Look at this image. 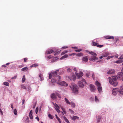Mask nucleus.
Wrapping results in <instances>:
<instances>
[{
	"instance_id": "1",
	"label": "nucleus",
	"mask_w": 123,
	"mask_h": 123,
	"mask_svg": "<svg viewBox=\"0 0 123 123\" xmlns=\"http://www.w3.org/2000/svg\"><path fill=\"white\" fill-rule=\"evenodd\" d=\"M118 77L116 76H112V78L109 77V82L110 84L114 86H116L117 84V80Z\"/></svg>"
},
{
	"instance_id": "2",
	"label": "nucleus",
	"mask_w": 123,
	"mask_h": 123,
	"mask_svg": "<svg viewBox=\"0 0 123 123\" xmlns=\"http://www.w3.org/2000/svg\"><path fill=\"white\" fill-rule=\"evenodd\" d=\"M70 88L72 90L73 92L77 94L78 92V87L74 83H71L70 86Z\"/></svg>"
},
{
	"instance_id": "3",
	"label": "nucleus",
	"mask_w": 123,
	"mask_h": 123,
	"mask_svg": "<svg viewBox=\"0 0 123 123\" xmlns=\"http://www.w3.org/2000/svg\"><path fill=\"white\" fill-rule=\"evenodd\" d=\"M60 79L61 77L60 76H57L55 79L52 78L51 80V85L52 86L54 85V83L55 82H57L58 83V81H60Z\"/></svg>"
},
{
	"instance_id": "4",
	"label": "nucleus",
	"mask_w": 123,
	"mask_h": 123,
	"mask_svg": "<svg viewBox=\"0 0 123 123\" xmlns=\"http://www.w3.org/2000/svg\"><path fill=\"white\" fill-rule=\"evenodd\" d=\"M78 83L80 87H84V85L86 84L85 80L83 79H82L81 81H79Z\"/></svg>"
},
{
	"instance_id": "5",
	"label": "nucleus",
	"mask_w": 123,
	"mask_h": 123,
	"mask_svg": "<svg viewBox=\"0 0 123 123\" xmlns=\"http://www.w3.org/2000/svg\"><path fill=\"white\" fill-rule=\"evenodd\" d=\"M92 55L89 58V60L91 61L94 62L98 60V58L96 56L97 54H92Z\"/></svg>"
},
{
	"instance_id": "6",
	"label": "nucleus",
	"mask_w": 123,
	"mask_h": 123,
	"mask_svg": "<svg viewBox=\"0 0 123 123\" xmlns=\"http://www.w3.org/2000/svg\"><path fill=\"white\" fill-rule=\"evenodd\" d=\"M90 91L92 92H94L96 90L95 86L92 84H90L89 85Z\"/></svg>"
},
{
	"instance_id": "7",
	"label": "nucleus",
	"mask_w": 123,
	"mask_h": 123,
	"mask_svg": "<svg viewBox=\"0 0 123 123\" xmlns=\"http://www.w3.org/2000/svg\"><path fill=\"white\" fill-rule=\"evenodd\" d=\"M55 48H50L48 49L46 51V54H51L54 52V49Z\"/></svg>"
},
{
	"instance_id": "8",
	"label": "nucleus",
	"mask_w": 123,
	"mask_h": 123,
	"mask_svg": "<svg viewBox=\"0 0 123 123\" xmlns=\"http://www.w3.org/2000/svg\"><path fill=\"white\" fill-rule=\"evenodd\" d=\"M92 46H96L97 47L99 48H101L104 46L103 45H99L98 44V43L93 41L92 42Z\"/></svg>"
},
{
	"instance_id": "9",
	"label": "nucleus",
	"mask_w": 123,
	"mask_h": 123,
	"mask_svg": "<svg viewBox=\"0 0 123 123\" xmlns=\"http://www.w3.org/2000/svg\"><path fill=\"white\" fill-rule=\"evenodd\" d=\"M58 84L62 86H68V84L64 81H62L60 82L58 81Z\"/></svg>"
},
{
	"instance_id": "10",
	"label": "nucleus",
	"mask_w": 123,
	"mask_h": 123,
	"mask_svg": "<svg viewBox=\"0 0 123 123\" xmlns=\"http://www.w3.org/2000/svg\"><path fill=\"white\" fill-rule=\"evenodd\" d=\"M59 70L57 69L56 71L52 72V76L53 77H55V78L57 76H59L58 75H57V73L59 72Z\"/></svg>"
},
{
	"instance_id": "11",
	"label": "nucleus",
	"mask_w": 123,
	"mask_h": 123,
	"mask_svg": "<svg viewBox=\"0 0 123 123\" xmlns=\"http://www.w3.org/2000/svg\"><path fill=\"white\" fill-rule=\"evenodd\" d=\"M55 106V110L57 111L58 113L60 112L61 111L59 110V106L56 104H55V105H54ZM62 113L63 114V113L61 111Z\"/></svg>"
},
{
	"instance_id": "12",
	"label": "nucleus",
	"mask_w": 123,
	"mask_h": 123,
	"mask_svg": "<svg viewBox=\"0 0 123 123\" xmlns=\"http://www.w3.org/2000/svg\"><path fill=\"white\" fill-rule=\"evenodd\" d=\"M50 97L53 100H55L57 98L56 96L54 93H52L51 94Z\"/></svg>"
},
{
	"instance_id": "13",
	"label": "nucleus",
	"mask_w": 123,
	"mask_h": 123,
	"mask_svg": "<svg viewBox=\"0 0 123 123\" xmlns=\"http://www.w3.org/2000/svg\"><path fill=\"white\" fill-rule=\"evenodd\" d=\"M118 90L117 88L113 89L112 90V94L114 95H116Z\"/></svg>"
},
{
	"instance_id": "14",
	"label": "nucleus",
	"mask_w": 123,
	"mask_h": 123,
	"mask_svg": "<svg viewBox=\"0 0 123 123\" xmlns=\"http://www.w3.org/2000/svg\"><path fill=\"white\" fill-rule=\"evenodd\" d=\"M115 71L114 69H111L107 72L108 74H114Z\"/></svg>"
},
{
	"instance_id": "15",
	"label": "nucleus",
	"mask_w": 123,
	"mask_h": 123,
	"mask_svg": "<svg viewBox=\"0 0 123 123\" xmlns=\"http://www.w3.org/2000/svg\"><path fill=\"white\" fill-rule=\"evenodd\" d=\"M61 51V50H60L59 49L57 48H55L54 49V53H55V54H59L60 53Z\"/></svg>"
},
{
	"instance_id": "16",
	"label": "nucleus",
	"mask_w": 123,
	"mask_h": 123,
	"mask_svg": "<svg viewBox=\"0 0 123 123\" xmlns=\"http://www.w3.org/2000/svg\"><path fill=\"white\" fill-rule=\"evenodd\" d=\"M118 75L119 78H121L123 75V67L122 68L121 72H119L118 73Z\"/></svg>"
},
{
	"instance_id": "17",
	"label": "nucleus",
	"mask_w": 123,
	"mask_h": 123,
	"mask_svg": "<svg viewBox=\"0 0 123 123\" xmlns=\"http://www.w3.org/2000/svg\"><path fill=\"white\" fill-rule=\"evenodd\" d=\"M70 118L73 121H75L76 119H78L79 118L78 117L75 116H73V117L70 116Z\"/></svg>"
},
{
	"instance_id": "18",
	"label": "nucleus",
	"mask_w": 123,
	"mask_h": 123,
	"mask_svg": "<svg viewBox=\"0 0 123 123\" xmlns=\"http://www.w3.org/2000/svg\"><path fill=\"white\" fill-rule=\"evenodd\" d=\"M104 37L105 38L107 39H114V37L113 36H105Z\"/></svg>"
},
{
	"instance_id": "19",
	"label": "nucleus",
	"mask_w": 123,
	"mask_h": 123,
	"mask_svg": "<svg viewBox=\"0 0 123 123\" xmlns=\"http://www.w3.org/2000/svg\"><path fill=\"white\" fill-rule=\"evenodd\" d=\"M118 90V92L120 94L123 95V88H120L119 89L117 88Z\"/></svg>"
},
{
	"instance_id": "20",
	"label": "nucleus",
	"mask_w": 123,
	"mask_h": 123,
	"mask_svg": "<svg viewBox=\"0 0 123 123\" xmlns=\"http://www.w3.org/2000/svg\"><path fill=\"white\" fill-rule=\"evenodd\" d=\"M68 54H65V55L62 56L60 58L61 60H63L65 59V58L68 57Z\"/></svg>"
},
{
	"instance_id": "21",
	"label": "nucleus",
	"mask_w": 123,
	"mask_h": 123,
	"mask_svg": "<svg viewBox=\"0 0 123 123\" xmlns=\"http://www.w3.org/2000/svg\"><path fill=\"white\" fill-rule=\"evenodd\" d=\"M39 76L41 81L43 80L44 78L43 74L41 73L39 74Z\"/></svg>"
},
{
	"instance_id": "22",
	"label": "nucleus",
	"mask_w": 123,
	"mask_h": 123,
	"mask_svg": "<svg viewBox=\"0 0 123 123\" xmlns=\"http://www.w3.org/2000/svg\"><path fill=\"white\" fill-rule=\"evenodd\" d=\"M82 61H83L86 62L88 61V58L87 57V56H86L83 57L82 59Z\"/></svg>"
},
{
	"instance_id": "23",
	"label": "nucleus",
	"mask_w": 123,
	"mask_h": 123,
	"mask_svg": "<svg viewBox=\"0 0 123 123\" xmlns=\"http://www.w3.org/2000/svg\"><path fill=\"white\" fill-rule=\"evenodd\" d=\"M97 89L99 92H100L102 91V88L100 86H98Z\"/></svg>"
},
{
	"instance_id": "24",
	"label": "nucleus",
	"mask_w": 123,
	"mask_h": 123,
	"mask_svg": "<svg viewBox=\"0 0 123 123\" xmlns=\"http://www.w3.org/2000/svg\"><path fill=\"white\" fill-rule=\"evenodd\" d=\"M63 118L64 120L66 122H67V123H70L69 121L67 119V118H66V117L64 116L63 117Z\"/></svg>"
},
{
	"instance_id": "25",
	"label": "nucleus",
	"mask_w": 123,
	"mask_h": 123,
	"mask_svg": "<svg viewBox=\"0 0 123 123\" xmlns=\"http://www.w3.org/2000/svg\"><path fill=\"white\" fill-rule=\"evenodd\" d=\"M98 118L97 119V123H98L100 121V120L101 118V117L100 116H98Z\"/></svg>"
},
{
	"instance_id": "26",
	"label": "nucleus",
	"mask_w": 123,
	"mask_h": 123,
	"mask_svg": "<svg viewBox=\"0 0 123 123\" xmlns=\"http://www.w3.org/2000/svg\"><path fill=\"white\" fill-rule=\"evenodd\" d=\"M69 105H71V106L73 108H74L75 107V103H74L71 102L70 103V104H69Z\"/></svg>"
},
{
	"instance_id": "27",
	"label": "nucleus",
	"mask_w": 123,
	"mask_h": 123,
	"mask_svg": "<svg viewBox=\"0 0 123 123\" xmlns=\"http://www.w3.org/2000/svg\"><path fill=\"white\" fill-rule=\"evenodd\" d=\"M95 83L96 85L98 87V86H101V84L98 81H96Z\"/></svg>"
},
{
	"instance_id": "28",
	"label": "nucleus",
	"mask_w": 123,
	"mask_h": 123,
	"mask_svg": "<svg viewBox=\"0 0 123 123\" xmlns=\"http://www.w3.org/2000/svg\"><path fill=\"white\" fill-rule=\"evenodd\" d=\"M3 84L5 85L6 86H9V83L6 82H4L3 83Z\"/></svg>"
},
{
	"instance_id": "29",
	"label": "nucleus",
	"mask_w": 123,
	"mask_h": 123,
	"mask_svg": "<svg viewBox=\"0 0 123 123\" xmlns=\"http://www.w3.org/2000/svg\"><path fill=\"white\" fill-rule=\"evenodd\" d=\"M25 75H24L23 77V78L22 80V82L24 83L25 82Z\"/></svg>"
},
{
	"instance_id": "30",
	"label": "nucleus",
	"mask_w": 123,
	"mask_h": 123,
	"mask_svg": "<svg viewBox=\"0 0 123 123\" xmlns=\"http://www.w3.org/2000/svg\"><path fill=\"white\" fill-rule=\"evenodd\" d=\"M64 99L67 103V104H70V103L69 102V101L67 98H64Z\"/></svg>"
},
{
	"instance_id": "31",
	"label": "nucleus",
	"mask_w": 123,
	"mask_h": 123,
	"mask_svg": "<svg viewBox=\"0 0 123 123\" xmlns=\"http://www.w3.org/2000/svg\"><path fill=\"white\" fill-rule=\"evenodd\" d=\"M29 122V118L28 117H27L25 120V122L26 123H28Z\"/></svg>"
},
{
	"instance_id": "32",
	"label": "nucleus",
	"mask_w": 123,
	"mask_h": 123,
	"mask_svg": "<svg viewBox=\"0 0 123 123\" xmlns=\"http://www.w3.org/2000/svg\"><path fill=\"white\" fill-rule=\"evenodd\" d=\"M123 62V61L121 60H117L115 62L117 63H120L122 62Z\"/></svg>"
},
{
	"instance_id": "33",
	"label": "nucleus",
	"mask_w": 123,
	"mask_h": 123,
	"mask_svg": "<svg viewBox=\"0 0 123 123\" xmlns=\"http://www.w3.org/2000/svg\"><path fill=\"white\" fill-rule=\"evenodd\" d=\"M28 69V68L27 67H26L22 68L21 69V70L24 71L25 70H27Z\"/></svg>"
},
{
	"instance_id": "34",
	"label": "nucleus",
	"mask_w": 123,
	"mask_h": 123,
	"mask_svg": "<svg viewBox=\"0 0 123 123\" xmlns=\"http://www.w3.org/2000/svg\"><path fill=\"white\" fill-rule=\"evenodd\" d=\"M48 117L51 119H53V116L51 115L50 114H49L48 115Z\"/></svg>"
},
{
	"instance_id": "35",
	"label": "nucleus",
	"mask_w": 123,
	"mask_h": 123,
	"mask_svg": "<svg viewBox=\"0 0 123 123\" xmlns=\"http://www.w3.org/2000/svg\"><path fill=\"white\" fill-rule=\"evenodd\" d=\"M86 52L87 53H88L89 54H96L95 53H94L92 51L90 52L89 51L87 50L86 51Z\"/></svg>"
},
{
	"instance_id": "36",
	"label": "nucleus",
	"mask_w": 123,
	"mask_h": 123,
	"mask_svg": "<svg viewBox=\"0 0 123 123\" xmlns=\"http://www.w3.org/2000/svg\"><path fill=\"white\" fill-rule=\"evenodd\" d=\"M82 50V49H76L75 50V51L76 52H80Z\"/></svg>"
},
{
	"instance_id": "37",
	"label": "nucleus",
	"mask_w": 123,
	"mask_h": 123,
	"mask_svg": "<svg viewBox=\"0 0 123 123\" xmlns=\"http://www.w3.org/2000/svg\"><path fill=\"white\" fill-rule=\"evenodd\" d=\"M95 101L96 102H99V100L97 98V96H95Z\"/></svg>"
},
{
	"instance_id": "38",
	"label": "nucleus",
	"mask_w": 123,
	"mask_h": 123,
	"mask_svg": "<svg viewBox=\"0 0 123 123\" xmlns=\"http://www.w3.org/2000/svg\"><path fill=\"white\" fill-rule=\"evenodd\" d=\"M14 113L15 115H17V111L16 109H15L14 110Z\"/></svg>"
},
{
	"instance_id": "39",
	"label": "nucleus",
	"mask_w": 123,
	"mask_h": 123,
	"mask_svg": "<svg viewBox=\"0 0 123 123\" xmlns=\"http://www.w3.org/2000/svg\"><path fill=\"white\" fill-rule=\"evenodd\" d=\"M57 59V57H55L52 60V61H53V62H55L56 60Z\"/></svg>"
},
{
	"instance_id": "40",
	"label": "nucleus",
	"mask_w": 123,
	"mask_h": 123,
	"mask_svg": "<svg viewBox=\"0 0 123 123\" xmlns=\"http://www.w3.org/2000/svg\"><path fill=\"white\" fill-rule=\"evenodd\" d=\"M29 117H30V118L31 119H33V117L32 116V114H29Z\"/></svg>"
},
{
	"instance_id": "41",
	"label": "nucleus",
	"mask_w": 123,
	"mask_h": 123,
	"mask_svg": "<svg viewBox=\"0 0 123 123\" xmlns=\"http://www.w3.org/2000/svg\"><path fill=\"white\" fill-rule=\"evenodd\" d=\"M38 107H37L36 109V111H35L36 113V114H37V112H38Z\"/></svg>"
},
{
	"instance_id": "42",
	"label": "nucleus",
	"mask_w": 123,
	"mask_h": 123,
	"mask_svg": "<svg viewBox=\"0 0 123 123\" xmlns=\"http://www.w3.org/2000/svg\"><path fill=\"white\" fill-rule=\"evenodd\" d=\"M21 88H23V89H26V87L25 86H24L22 85H21Z\"/></svg>"
},
{
	"instance_id": "43",
	"label": "nucleus",
	"mask_w": 123,
	"mask_h": 123,
	"mask_svg": "<svg viewBox=\"0 0 123 123\" xmlns=\"http://www.w3.org/2000/svg\"><path fill=\"white\" fill-rule=\"evenodd\" d=\"M79 74V75H80V77H82V76L83 75V72H80Z\"/></svg>"
},
{
	"instance_id": "44",
	"label": "nucleus",
	"mask_w": 123,
	"mask_h": 123,
	"mask_svg": "<svg viewBox=\"0 0 123 123\" xmlns=\"http://www.w3.org/2000/svg\"><path fill=\"white\" fill-rule=\"evenodd\" d=\"M69 110L70 111V112L72 113V114H74V111H73L72 110L70 109H69Z\"/></svg>"
},
{
	"instance_id": "45",
	"label": "nucleus",
	"mask_w": 123,
	"mask_h": 123,
	"mask_svg": "<svg viewBox=\"0 0 123 123\" xmlns=\"http://www.w3.org/2000/svg\"><path fill=\"white\" fill-rule=\"evenodd\" d=\"M68 51L67 50H65L63 52H62L61 54H65L66 53H68Z\"/></svg>"
},
{
	"instance_id": "46",
	"label": "nucleus",
	"mask_w": 123,
	"mask_h": 123,
	"mask_svg": "<svg viewBox=\"0 0 123 123\" xmlns=\"http://www.w3.org/2000/svg\"><path fill=\"white\" fill-rule=\"evenodd\" d=\"M113 57V56H108L107 58L106 59L107 60L109 59L110 58H111Z\"/></svg>"
},
{
	"instance_id": "47",
	"label": "nucleus",
	"mask_w": 123,
	"mask_h": 123,
	"mask_svg": "<svg viewBox=\"0 0 123 123\" xmlns=\"http://www.w3.org/2000/svg\"><path fill=\"white\" fill-rule=\"evenodd\" d=\"M56 119H57V120H58L59 123H61V121L60 120V119L58 117H57V118H56Z\"/></svg>"
},
{
	"instance_id": "48",
	"label": "nucleus",
	"mask_w": 123,
	"mask_h": 123,
	"mask_svg": "<svg viewBox=\"0 0 123 123\" xmlns=\"http://www.w3.org/2000/svg\"><path fill=\"white\" fill-rule=\"evenodd\" d=\"M17 75H16L14 77L12 78L11 79H12V80L15 79L17 78Z\"/></svg>"
},
{
	"instance_id": "49",
	"label": "nucleus",
	"mask_w": 123,
	"mask_h": 123,
	"mask_svg": "<svg viewBox=\"0 0 123 123\" xmlns=\"http://www.w3.org/2000/svg\"><path fill=\"white\" fill-rule=\"evenodd\" d=\"M67 71L68 72H69L71 71V70L70 68H68L67 69Z\"/></svg>"
},
{
	"instance_id": "50",
	"label": "nucleus",
	"mask_w": 123,
	"mask_h": 123,
	"mask_svg": "<svg viewBox=\"0 0 123 123\" xmlns=\"http://www.w3.org/2000/svg\"><path fill=\"white\" fill-rule=\"evenodd\" d=\"M68 47L67 46H64L62 47V49H64L66 48H68Z\"/></svg>"
},
{
	"instance_id": "51",
	"label": "nucleus",
	"mask_w": 123,
	"mask_h": 123,
	"mask_svg": "<svg viewBox=\"0 0 123 123\" xmlns=\"http://www.w3.org/2000/svg\"><path fill=\"white\" fill-rule=\"evenodd\" d=\"M123 59V54L121 55L120 57L119 58V59Z\"/></svg>"
},
{
	"instance_id": "52",
	"label": "nucleus",
	"mask_w": 123,
	"mask_h": 123,
	"mask_svg": "<svg viewBox=\"0 0 123 123\" xmlns=\"http://www.w3.org/2000/svg\"><path fill=\"white\" fill-rule=\"evenodd\" d=\"M28 89L29 91L30 92L31 91V88L30 86H28Z\"/></svg>"
},
{
	"instance_id": "53",
	"label": "nucleus",
	"mask_w": 123,
	"mask_h": 123,
	"mask_svg": "<svg viewBox=\"0 0 123 123\" xmlns=\"http://www.w3.org/2000/svg\"><path fill=\"white\" fill-rule=\"evenodd\" d=\"M52 75L51 74H49V79H51V78Z\"/></svg>"
},
{
	"instance_id": "54",
	"label": "nucleus",
	"mask_w": 123,
	"mask_h": 123,
	"mask_svg": "<svg viewBox=\"0 0 123 123\" xmlns=\"http://www.w3.org/2000/svg\"><path fill=\"white\" fill-rule=\"evenodd\" d=\"M33 67H36L38 66V65L37 64L35 63L33 64Z\"/></svg>"
},
{
	"instance_id": "55",
	"label": "nucleus",
	"mask_w": 123,
	"mask_h": 123,
	"mask_svg": "<svg viewBox=\"0 0 123 123\" xmlns=\"http://www.w3.org/2000/svg\"><path fill=\"white\" fill-rule=\"evenodd\" d=\"M79 74H78L77 75H77V77H78V79H80V77H80V75H79Z\"/></svg>"
},
{
	"instance_id": "56",
	"label": "nucleus",
	"mask_w": 123,
	"mask_h": 123,
	"mask_svg": "<svg viewBox=\"0 0 123 123\" xmlns=\"http://www.w3.org/2000/svg\"><path fill=\"white\" fill-rule=\"evenodd\" d=\"M59 91H56L55 92V94H56V95H58V94H59Z\"/></svg>"
},
{
	"instance_id": "57",
	"label": "nucleus",
	"mask_w": 123,
	"mask_h": 123,
	"mask_svg": "<svg viewBox=\"0 0 123 123\" xmlns=\"http://www.w3.org/2000/svg\"><path fill=\"white\" fill-rule=\"evenodd\" d=\"M53 57L51 55H50L48 56V57L49 59H50Z\"/></svg>"
},
{
	"instance_id": "58",
	"label": "nucleus",
	"mask_w": 123,
	"mask_h": 123,
	"mask_svg": "<svg viewBox=\"0 0 123 123\" xmlns=\"http://www.w3.org/2000/svg\"><path fill=\"white\" fill-rule=\"evenodd\" d=\"M24 61L25 62H27V58H24Z\"/></svg>"
},
{
	"instance_id": "59",
	"label": "nucleus",
	"mask_w": 123,
	"mask_h": 123,
	"mask_svg": "<svg viewBox=\"0 0 123 123\" xmlns=\"http://www.w3.org/2000/svg\"><path fill=\"white\" fill-rule=\"evenodd\" d=\"M115 40H116V41H115V42L116 43L119 40V39L117 38H115Z\"/></svg>"
},
{
	"instance_id": "60",
	"label": "nucleus",
	"mask_w": 123,
	"mask_h": 123,
	"mask_svg": "<svg viewBox=\"0 0 123 123\" xmlns=\"http://www.w3.org/2000/svg\"><path fill=\"white\" fill-rule=\"evenodd\" d=\"M11 107L12 108V109L13 110V105L12 104H11Z\"/></svg>"
},
{
	"instance_id": "61",
	"label": "nucleus",
	"mask_w": 123,
	"mask_h": 123,
	"mask_svg": "<svg viewBox=\"0 0 123 123\" xmlns=\"http://www.w3.org/2000/svg\"><path fill=\"white\" fill-rule=\"evenodd\" d=\"M35 119H37V121H39V117H38V116H37V117H36L35 118Z\"/></svg>"
},
{
	"instance_id": "62",
	"label": "nucleus",
	"mask_w": 123,
	"mask_h": 123,
	"mask_svg": "<svg viewBox=\"0 0 123 123\" xmlns=\"http://www.w3.org/2000/svg\"><path fill=\"white\" fill-rule=\"evenodd\" d=\"M0 112L1 113V115H3V113L2 111L1 110L0 108Z\"/></svg>"
},
{
	"instance_id": "63",
	"label": "nucleus",
	"mask_w": 123,
	"mask_h": 123,
	"mask_svg": "<svg viewBox=\"0 0 123 123\" xmlns=\"http://www.w3.org/2000/svg\"><path fill=\"white\" fill-rule=\"evenodd\" d=\"M86 76L88 78H89V74L87 73L86 74Z\"/></svg>"
},
{
	"instance_id": "64",
	"label": "nucleus",
	"mask_w": 123,
	"mask_h": 123,
	"mask_svg": "<svg viewBox=\"0 0 123 123\" xmlns=\"http://www.w3.org/2000/svg\"><path fill=\"white\" fill-rule=\"evenodd\" d=\"M22 101V105H23L24 103L25 102V100L24 99H23Z\"/></svg>"
}]
</instances>
